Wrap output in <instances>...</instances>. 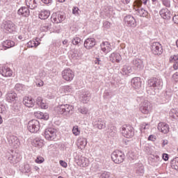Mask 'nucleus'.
Segmentation results:
<instances>
[{"label":"nucleus","instance_id":"6ab92c4d","mask_svg":"<svg viewBox=\"0 0 178 178\" xmlns=\"http://www.w3.org/2000/svg\"><path fill=\"white\" fill-rule=\"evenodd\" d=\"M0 73L4 77H10L13 74V72L12 71V70H10V68L4 66L2 67V70L0 71Z\"/></svg>","mask_w":178,"mask_h":178},{"label":"nucleus","instance_id":"3c124183","mask_svg":"<svg viewBox=\"0 0 178 178\" xmlns=\"http://www.w3.org/2000/svg\"><path fill=\"white\" fill-rule=\"evenodd\" d=\"M110 134L112 137H113V136H115V134H116V127L113 126L111 127Z\"/></svg>","mask_w":178,"mask_h":178},{"label":"nucleus","instance_id":"0eeeda50","mask_svg":"<svg viewBox=\"0 0 178 178\" xmlns=\"http://www.w3.org/2000/svg\"><path fill=\"white\" fill-rule=\"evenodd\" d=\"M1 29L7 33H13L16 30V25L12 21H5L1 24Z\"/></svg>","mask_w":178,"mask_h":178},{"label":"nucleus","instance_id":"a211bd4d","mask_svg":"<svg viewBox=\"0 0 178 178\" xmlns=\"http://www.w3.org/2000/svg\"><path fill=\"white\" fill-rule=\"evenodd\" d=\"M109 59L113 63H115V62L119 63L122 60V56L119 53L114 52L110 55Z\"/></svg>","mask_w":178,"mask_h":178},{"label":"nucleus","instance_id":"f3484780","mask_svg":"<svg viewBox=\"0 0 178 178\" xmlns=\"http://www.w3.org/2000/svg\"><path fill=\"white\" fill-rule=\"evenodd\" d=\"M141 78L135 77L131 79V86L136 90H138V88H141Z\"/></svg>","mask_w":178,"mask_h":178},{"label":"nucleus","instance_id":"13d9d810","mask_svg":"<svg viewBox=\"0 0 178 178\" xmlns=\"http://www.w3.org/2000/svg\"><path fill=\"white\" fill-rule=\"evenodd\" d=\"M60 165L63 166V168H67V163L62 160L60 161Z\"/></svg>","mask_w":178,"mask_h":178},{"label":"nucleus","instance_id":"052dcab7","mask_svg":"<svg viewBox=\"0 0 178 178\" xmlns=\"http://www.w3.org/2000/svg\"><path fill=\"white\" fill-rule=\"evenodd\" d=\"M148 140H149V141H155V140H156L155 136H154V135H150V136L148 137Z\"/></svg>","mask_w":178,"mask_h":178},{"label":"nucleus","instance_id":"ddd939ff","mask_svg":"<svg viewBox=\"0 0 178 178\" xmlns=\"http://www.w3.org/2000/svg\"><path fill=\"white\" fill-rule=\"evenodd\" d=\"M92 125L95 129H99V130H102L106 127V122L105 120L99 118L92 122Z\"/></svg>","mask_w":178,"mask_h":178},{"label":"nucleus","instance_id":"bb28decb","mask_svg":"<svg viewBox=\"0 0 178 178\" xmlns=\"http://www.w3.org/2000/svg\"><path fill=\"white\" fill-rule=\"evenodd\" d=\"M132 65L136 69H143L144 65H143V60L140 58H135L132 60Z\"/></svg>","mask_w":178,"mask_h":178},{"label":"nucleus","instance_id":"0e129e2a","mask_svg":"<svg viewBox=\"0 0 178 178\" xmlns=\"http://www.w3.org/2000/svg\"><path fill=\"white\" fill-rule=\"evenodd\" d=\"M40 119H45L46 120L48 119V115H44V113H40Z\"/></svg>","mask_w":178,"mask_h":178},{"label":"nucleus","instance_id":"5fc2aeb1","mask_svg":"<svg viewBox=\"0 0 178 178\" xmlns=\"http://www.w3.org/2000/svg\"><path fill=\"white\" fill-rule=\"evenodd\" d=\"M48 29H49V25L48 24L42 25L41 26V30L42 31H48Z\"/></svg>","mask_w":178,"mask_h":178},{"label":"nucleus","instance_id":"338daca9","mask_svg":"<svg viewBox=\"0 0 178 178\" xmlns=\"http://www.w3.org/2000/svg\"><path fill=\"white\" fill-rule=\"evenodd\" d=\"M173 69L175 70H177V69H178V61H177L176 63H174V64H173Z\"/></svg>","mask_w":178,"mask_h":178},{"label":"nucleus","instance_id":"2eb2a0df","mask_svg":"<svg viewBox=\"0 0 178 178\" xmlns=\"http://www.w3.org/2000/svg\"><path fill=\"white\" fill-rule=\"evenodd\" d=\"M158 130L163 134H168L169 133V124L165 122H159L158 124Z\"/></svg>","mask_w":178,"mask_h":178},{"label":"nucleus","instance_id":"e433bc0d","mask_svg":"<svg viewBox=\"0 0 178 178\" xmlns=\"http://www.w3.org/2000/svg\"><path fill=\"white\" fill-rule=\"evenodd\" d=\"M171 166L172 169H175V170H178V157L175 158L171 161Z\"/></svg>","mask_w":178,"mask_h":178},{"label":"nucleus","instance_id":"5701e85b","mask_svg":"<svg viewBox=\"0 0 178 178\" xmlns=\"http://www.w3.org/2000/svg\"><path fill=\"white\" fill-rule=\"evenodd\" d=\"M6 99L8 102H15L17 99V95L15 92H8L6 95Z\"/></svg>","mask_w":178,"mask_h":178},{"label":"nucleus","instance_id":"c9c22d12","mask_svg":"<svg viewBox=\"0 0 178 178\" xmlns=\"http://www.w3.org/2000/svg\"><path fill=\"white\" fill-rule=\"evenodd\" d=\"M170 118L172 119H177L178 118V108H172L170 110L169 113Z\"/></svg>","mask_w":178,"mask_h":178},{"label":"nucleus","instance_id":"39448f33","mask_svg":"<svg viewBox=\"0 0 178 178\" xmlns=\"http://www.w3.org/2000/svg\"><path fill=\"white\" fill-rule=\"evenodd\" d=\"M27 129L30 133H37L40 130V122L37 120H32L29 122Z\"/></svg>","mask_w":178,"mask_h":178},{"label":"nucleus","instance_id":"774afa93","mask_svg":"<svg viewBox=\"0 0 178 178\" xmlns=\"http://www.w3.org/2000/svg\"><path fill=\"white\" fill-rule=\"evenodd\" d=\"M173 20L178 24V15L173 17Z\"/></svg>","mask_w":178,"mask_h":178},{"label":"nucleus","instance_id":"b1692460","mask_svg":"<svg viewBox=\"0 0 178 178\" xmlns=\"http://www.w3.org/2000/svg\"><path fill=\"white\" fill-rule=\"evenodd\" d=\"M90 92H84L82 94L80 95V101L81 102H83V104H87L90 101Z\"/></svg>","mask_w":178,"mask_h":178},{"label":"nucleus","instance_id":"de8ad7c7","mask_svg":"<svg viewBox=\"0 0 178 178\" xmlns=\"http://www.w3.org/2000/svg\"><path fill=\"white\" fill-rule=\"evenodd\" d=\"M112 24L108 21H104L103 22V27H104V29H108L110 27H111Z\"/></svg>","mask_w":178,"mask_h":178},{"label":"nucleus","instance_id":"72a5a7b5","mask_svg":"<svg viewBox=\"0 0 178 178\" xmlns=\"http://www.w3.org/2000/svg\"><path fill=\"white\" fill-rule=\"evenodd\" d=\"M136 10L137 12V14L139 16H140L141 17H145V16H147V15H148V12H147V10H145L143 8L136 9Z\"/></svg>","mask_w":178,"mask_h":178},{"label":"nucleus","instance_id":"69168bd1","mask_svg":"<svg viewBox=\"0 0 178 178\" xmlns=\"http://www.w3.org/2000/svg\"><path fill=\"white\" fill-rule=\"evenodd\" d=\"M163 159L164 161H168V159H169V156L168 155V154H163Z\"/></svg>","mask_w":178,"mask_h":178},{"label":"nucleus","instance_id":"a878e982","mask_svg":"<svg viewBox=\"0 0 178 178\" xmlns=\"http://www.w3.org/2000/svg\"><path fill=\"white\" fill-rule=\"evenodd\" d=\"M77 145L80 149H84L87 145V139L86 138L79 137L78 138Z\"/></svg>","mask_w":178,"mask_h":178},{"label":"nucleus","instance_id":"ea45409f","mask_svg":"<svg viewBox=\"0 0 178 178\" xmlns=\"http://www.w3.org/2000/svg\"><path fill=\"white\" fill-rule=\"evenodd\" d=\"M15 88L17 91H24L26 88H25L24 85H23L22 83H17L15 85Z\"/></svg>","mask_w":178,"mask_h":178},{"label":"nucleus","instance_id":"864d4df0","mask_svg":"<svg viewBox=\"0 0 178 178\" xmlns=\"http://www.w3.org/2000/svg\"><path fill=\"white\" fill-rule=\"evenodd\" d=\"M44 102L42 99V97H38L36 99V104L38 105V106Z\"/></svg>","mask_w":178,"mask_h":178},{"label":"nucleus","instance_id":"9b49d317","mask_svg":"<svg viewBox=\"0 0 178 178\" xmlns=\"http://www.w3.org/2000/svg\"><path fill=\"white\" fill-rule=\"evenodd\" d=\"M62 76L65 81H72V80L74 79V72L72 70L67 68L62 72Z\"/></svg>","mask_w":178,"mask_h":178},{"label":"nucleus","instance_id":"393cba45","mask_svg":"<svg viewBox=\"0 0 178 178\" xmlns=\"http://www.w3.org/2000/svg\"><path fill=\"white\" fill-rule=\"evenodd\" d=\"M77 163L78 165H79V166H82V168H86V166H88L90 161H88V159L84 156H81L80 158H79Z\"/></svg>","mask_w":178,"mask_h":178},{"label":"nucleus","instance_id":"8fccbe9b","mask_svg":"<svg viewBox=\"0 0 178 178\" xmlns=\"http://www.w3.org/2000/svg\"><path fill=\"white\" fill-rule=\"evenodd\" d=\"M109 177H111V173H109L108 172H104L102 173L100 175V178H109Z\"/></svg>","mask_w":178,"mask_h":178},{"label":"nucleus","instance_id":"79ce46f5","mask_svg":"<svg viewBox=\"0 0 178 178\" xmlns=\"http://www.w3.org/2000/svg\"><path fill=\"white\" fill-rule=\"evenodd\" d=\"M72 133L75 136H80V131L79 130V127L74 126L72 129Z\"/></svg>","mask_w":178,"mask_h":178},{"label":"nucleus","instance_id":"f257e3e1","mask_svg":"<svg viewBox=\"0 0 178 178\" xmlns=\"http://www.w3.org/2000/svg\"><path fill=\"white\" fill-rule=\"evenodd\" d=\"M73 109L74 108L73 106L70 104H61L58 105L55 108V111L58 113V115H63V116H67V118H70L73 115Z\"/></svg>","mask_w":178,"mask_h":178},{"label":"nucleus","instance_id":"680f3d73","mask_svg":"<svg viewBox=\"0 0 178 178\" xmlns=\"http://www.w3.org/2000/svg\"><path fill=\"white\" fill-rule=\"evenodd\" d=\"M36 86L38 87H42V86H44V81L40 80L39 82L36 83Z\"/></svg>","mask_w":178,"mask_h":178},{"label":"nucleus","instance_id":"6e6552de","mask_svg":"<svg viewBox=\"0 0 178 178\" xmlns=\"http://www.w3.org/2000/svg\"><path fill=\"white\" fill-rule=\"evenodd\" d=\"M139 110L143 115H149V112H151V103L147 100H145L140 104Z\"/></svg>","mask_w":178,"mask_h":178},{"label":"nucleus","instance_id":"2f4dec72","mask_svg":"<svg viewBox=\"0 0 178 178\" xmlns=\"http://www.w3.org/2000/svg\"><path fill=\"white\" fill-rule=\"evenodd\" d=\"M133 72V69L131 68V66L125 65L123 66L122 69V73L124 76H126L127 74H130Z\"/></svg>","mask_w":178,"mask_h":178},{"label":"nucleus","instance_id":"4c0bfd02","mask_svg":"<svg viewBox=\"0 0 178 178\" xmlns=\"http://www.w3.org/2000/svg\"><path fill=\"white\" fill-rule=\"evenodd\" d=\"M143 5V1L141 0H136L134 1V9H140Z\"/></svg>","mask_w":178,"mask_h":178},{"label":"nucleus","instance_id":"1a4fd4ad","mask_svg":"<svg viewBox=\"0 0 178 178\" xmlns=\"http://www.w3.org/2000/svg\"><path fill=\"white\" fill-rule=\"evenodd\" d=\"M44 137L46 140L52 141L56 138V129L55 128H47L44 131Z\"/></svg>","mask_w":178,"mask_h":178},{"label":"nucleus","instance_id":"20e7f679","mask_svg":"<svg viewBox=\"0 0 178 178\" xmlns=\"http://www.w3.org/2000/svg\"><path fill=\"white\" fill-rule=\"evenodd\" d=\"M121 133L125 138H131L134 136V129L130 125H124Z\"/></svg>","mask_w":178,"mask_h":178},{"label":"nucleus","instance_id":"412c9836","mask_svg":"<svg viewBox=\"0 0 178 178\" xmlns=\"http://www.w3.org/2000/svg\"><path fill=\"white\" fill-rule=\"evenodd\" d=\"M101 49L104 54H108L112 51L111 44L108 42H103L101 44Z\"/></svg>","mask_w":178,"mask_h":178},{"label":"nucleus","instance_id":"9d476101","mask_svg":"<svg viewBox=\"0 0 178 178\" xmlns=\"http://www.w3.org/2000/svg\"><path fill=\"white\" fill-rule=\"evenodd\" d=\"M151 49L154 55H162V53L163 52L162 44H161L159 42H154L152 44Z\"/></svg>","mask_w":178,"mask_h":178},{"label":"nucleus","instance_id":"58836bf2","mask_svg":"<svg viewBox=\"0 0 178 178\" xmlns=\"http://www.w3.org/2000/svg\"><path fill=\"white\" fill-rule=\"evenodd\" d=\"M0 113L5 115L8 113V108L2 104H0Z\"/></svg>","mask_w":178,"mask_h":178},{"label":"nucleus","instance_id":"4468645a","mask_svg":"<svg viewBox=\"0 0 178 178\" xmlns=\"http://www.w3.org/2000/svg\"><path fill=\"white\" fill-rule=\"evenodd\" d=\"M65 17H63V15L59 13H54L51 17V21L53 23H62L63 22V19Z\"/></svg>","mask_w":178,"mask_h":178},{"label":"nucleus","instance_id":"c03bdc74","mask_svg":"<svg viewBox=\"0 0 178 178\" xmlns=\"http://www.w3.org/2000/svg\"><path fill=\"white\" fill-rule=\"evenodd\" d=\"M80 42H81V39H80L79 37L74 38L72 40V44L74 45H79Z\"/></svg>","mask_w":178,"mask_h":178},{"label":"nucleus","instance_id":"dca6fc26","mask_svg":"<svg viewBox=\"0 0 178 178\" xmlns=\"http://www.w3.org/2000/svg\"><path fill=\"white\" fill-rule=\"evenodd\" d=\"M95 46V39L94 38H89L84 42V47L86 49H91Z\"/></svg>","mask_w":178,"mask_h":178},{"label":"nucleus","instance_id":"473e14b6","mask_svg":"<svg viewBox=\"0 0 178 178\" xmlns=\"http://www.w3.org/2000/svg\"><path fill=\"white\" fill-rule=\"evenodd\" d=\"M32 145L35 147H42V145H44V141L40 138H35L33 140Z\"/></svg>","mask_w":178,"mask_h":178},{"label":"nucleus","instance_id":"a19ab883","mask_svg":"<svg viewBox=\"0 0 178 178\" xmlns=\"http://www.w3.org/2000/svg\"><path fill=\"white\" fill-rule=\"evenodd\" d=\"M78 112L82 115H87V113H88V108L86 107H81L78 108Z\"/></svg>","mask_w":178,"mask_h":178},{"label":"nucleus","instance_id":"c756f323","mask_svg":"<svg viewBox=\"0 0 178 178\" xmlns=\"http://www.w3.org/2000/svg\"><path fill=\"white\" fill-rule=\"evenodd\" d=\"M40 39L36 38V39L34 40H30L27 43V47L28 48H37L38 45H40Z\"/></svg>","mask_w":178,"mask_h":178},{"label":"nucleus","instance_id":"37998d69","mask_svg":"<svg viewBox=\"0 0 178 178\" xmlns=\"http://www.w3.org/2000/svg\"><path fill=\"white\" fill-rule=\"evenodd\" d=\"M9 161H10L11 163H17L19 161H20L19 159H17L16 156H13L12 157L8 158Z\"/></svg>","mask_w":178,"mask_h":178},{"label":"nucleus","instance_id":"603ef678","mask_svg":"<svg viewBox=\"0 0 178 178\" xmlns=\"http://www.w3.org/2000/svg\"><path fill=\"white\" fill-rule=\"evenodd\" d=\"M44 159L42 156H38L36 159L35 160V162L36 163H42L44 162Z\"/></svg>","mask_w":178,"mask_h":178},{"label":"nucleus","instance_id":"aec40b11","mask_svg":"<svg viewBox=\"0 0 178 178\" xmlns=\"http://www.w3.org/2000/svg\"><path fill=\"white\" fill-rule=\"evenodd\" d=\"M23 104L25 106H27V108H33V106H34L35 102L33 98L25 97L23 99Z\"/></svg>","mask_w":178,"mask_h":178},{"label":"nucleus","instance_id":"a18cd8bd","mask_svg":"<svg viewBox=\"0 0 178 178\" xmlns=\"http://www.w3.org/2000/svg\"><path fill=\"white\" fill-rule=\"evenodd\" d=\"M71 58L72 59H79V54L77 53V51L76 50L73 51L71 53Z\"/></svg>","mask_w":178,"mask_h":178},{"label":"nucleus","instance_id":"423d86ee","mask_svg":"<svg viewBox=\"0 0 178 178\" xmlns=\"http://www.w3.org/2000/svg\"><path fill=\"white\" fill-rule=\"evenodd\" d=\"M8 143L12 148H19L20 147V140L17 136L10 135L7 137Z\"/></svg>","mask_w":178,"mask_h":178},{"label":"nucleus","instance_id":"e2e57ef3","mask_svg":"<svg viewBox=\"0 0 178 178\" xmlns=\"http://www.w3.org/2000/svg\"><path fill=\"white\" fill-rule=\"evenodd\" d=\"M43 3H45L46 5H48L49 3H52V0H41Z\"/></svg>","mask_w":178,"mask_h":178},{"label":"nucleus","instance_id":"4be33fe9","mask_svg":"<svg viewBox=\"0 0 178 178\" xmlns=\"http://www.w3.org/2000/svg\"><path fill=\"white\" fill-rule=\"evenodd\" d=\"M19 16H24V17H27L30 16V10L27 7H22L18 10L17 12Z\"/></svg>","mask_w":178,"mask_h":178},{"label":"nucleus","instance_id":"09e8293b","mask_svg":"<svg viewBox=\"0 0 178 178\" xmlns=\"http://www.w3.org/2000/svg\"><path fill=\"white\" fill-rule=\"evenodd\" d=\"M170 61H171L172 63L178 62V54L171 56L170 58Z\"/></svg>","mask_w":178,"mask_h":178},{"label":"nucleus","instance_id":"f704fd0d","mask_svg":"<svg viewBox=\"0 0 178 178\" xmlns=\"http://www.w3.org/2000/svg\"><path fill=\"white\" fill-rule=\"evenodd\" d=\"M3 47H4V48H12V47H15V42L12 41V40H6L3 42Z\"/></svg>","mask_w":178,"mask_h":178},{"label":"nucleus","instance_id":"f8f14e48","mask_svg":"<svg viewBox=\"0 0 178 178\" xmlns=\"http://www.w3.org/2000/svg\"><path fill=\"white\" fill-rule=\"evenodd\" d=\"M124 22L125 26H127L128 27H136V18L131 15L125 16Z\"/></svg>","mask_w":178,"mask_h":178},{"label":"nucleus","instance_id":"7c9ffc66","mask_svg":"<svg viewBox=\"0 0 178 178\" xmlns=\"http://www.w3.org/2000/svg\"><path fill=\"white\" fill-rule=\"evenodd\" d=\"M26 5L29 9H35L37 8V1L35 0H26Z\"/></svg>","mask_w":178,"mask_h":178},{"label":"nucleus","instance_id":"c85d7f7f","mask_svg":"<svg viewBox=\"0 0 178 178\" xmlns=\"http://www.w3.org/2000/svg\"><path fill=\"white\" fill-rule=\"evenodd\" d=\"M51 15V13L49 10H42L40 13H39V18L41 19V20H45L49 17V15Z\"/></svg>","mask_w":178,"mask_h":178},{"label":"nucleus","instance_id":"4d7b16f0","mask_svg":"<svg viewBox=\"0 0 178 178\" xmlns=\"http://www.w3.org/2000/svg\"><path fill=\"white\" fill-rule=\"evenodd\" d=\"M39 106H40L42 109H47L48 108V105H47L44 102L39 104Z\"/></svg>","mask_w":178,"mask_h":178},{"label":"nucleus","instance_id":"f03ea898","mask_svg":"<svg viewBox=\"0 0 178 178\" xmlns=\"http://www.w3.org/2000/svg\"><path fill=\"white\" fill-rule=\"evenodd\" d=\"M162 79L158 78H152L148 80V87L151 90H161L163 86Z\"/></svg>","mask_w":178,"mask_h":178},{"label":"nucleus","instance_id":"6e6d98bb","mask_svg":"<svg viewBox=\"0 0 178 178\" xmlns=\"http://www.w3.org/2000/svg\"><path fill=\"white\" fill-rule=\"evenodd\" d=\"M172 79L175 83H178V72H176L172 75Z\"/></svg>","mask_w":178,"mask_h":178},{"label":"nucleus","instance_id":"cd10ccee","mask_svg":"<svg viewBox=\"0 0 178 178\" xmlns=\"http://www.w3.org/2000/svg\"><path fill=\"white\" fill-rule=\"evenodd\" d=\"M160 15L163 19H169L171 17L170 11L168 8L162 9L160 10Z\"/></svg>","mask_w":178,"mask_h":178},{"label":"nucleus","instance_id":"7ed1b4c3","mask_svg":"<svg viewBox=\"0 0 178 178\" xmlns=\"http://www.w3.org/2000/svg\"><path fill=\"white\" fill-rule=\"evenodd\" d=\"M111 159L114 163H122L124 161V154L120 150H115L111 154Z\"/></svg>","mask_w":178,"mask_h":178},{"label":"nucleus","instance_id":"bf43d9fd","mask_svg":"<svg viewBox=\"0 0 178 178\" xmlns=\"http://www.w3.org/2000/svg\"><path fill=\"white\" fill-rule=\"evenodd\" d=\"M163 5L164 6H166L167 8H169V6H170V3H169V1L164 0L163 1Z\"/></svg>","mask_w":178,"mask_h":178},{"label":"nucleus","instance_id":"49530a36","mask_svg":"<svg viewBox=\"0 0 178 178\" xmlns=\"http://www.w3.org/2000/svg\"><path fill=\"white\" fill-rule=\"evenodd\" d=\"M24 170L25 173H30L31 172V167H30V165L26 164L24 166Z\"/></svg>","mask_w":178,"mask_h":178}]
</instances>
